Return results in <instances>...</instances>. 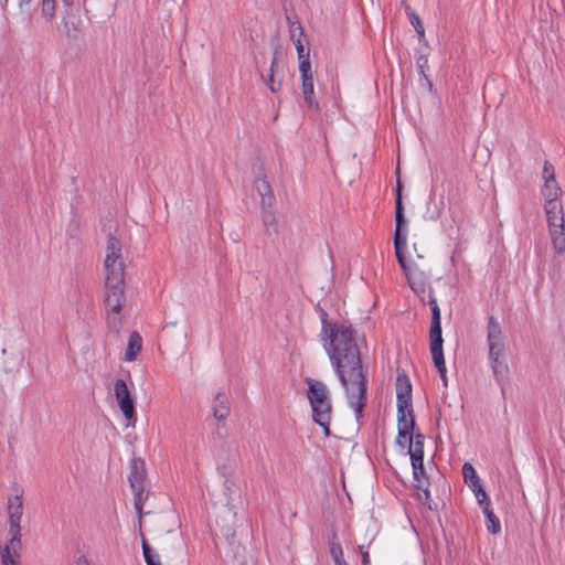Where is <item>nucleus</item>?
Returning a JSON list of instances; mask_svg holds the SVG:
<instances>
[{"label": "nucleus", "mask_w": 565, "mask_h": 565, "mask_svg": "<svg viewBox=\"0 0 565 565\" xmlns=\"http://www.w3.org/2000/svg\"><path fill=\"white\" fill-rule=\"evenodd\" d=\"M303 35V30L300 25H297L290 30V36L294 40L298 60L310 56V50L306 49L302 44L301 36Z\"/></svg>", "instance_id": "obj_22"}, {"label": "nucleus", "mask_w": 565, "mask_h": 565, "mask_svg": "<svg viewBox=\"0 0 565 565\" xmlns=\"http://www.w3.org/2000/svg\"><path fill=\"white\" fill-rule=\"evenodd\" d=\"M331 555L334 559L335 565H348L343 559V552L340 544H332L330 548Z\"/></svg>", "instance_id": "obj_31"}, {"label": "nucleus", "mask_w": 565, "mask_h": 565, "mask_svg": "<svg viewBox=\"0 0 565 565\" xmlns=\"http://www.w3.org/2000/svg\"><path fill=\"white\" fill-rule=\"evenodd\" d=\"M462 476L465 483L473 492V494H487L481 486L480 478L478 477L476 469L471 463H463Z\"/></svg>", "instance_id": "obj_18"}, {"label": "nucleus", "mask_w": 565, "mask_h": 565, "mask_svg": "<svg viewBox=\"0 0 565 565\" xmlns=\"http://www.w3.org/2000/svg\"><path fill=\"white\" fill-rule=\"evenodd\" d=\"M142 348V339L138 332L134 331L130 333L128 339V345L125 352L126 361H134L137 355L140 353Z\"/></svg>", "instance_id": "obj_21"}, {"label": "nucleus", "mask_w": 565, "mask_h": 565, "mask_svg": "<svg viewBox=\"0 0 565 565\" xmlns=\"http://www.w3.org/2000/svg\"><path fill=\"white\" fill-rule=\"evenodd\" d=\"M395 221L394 247L395 254H399V252L405 250L407 246V221L404 216L399 181L396 186Z\"/></svg>", "instance_id": "obj_10"}, {"label": "nucleus", "mask_w": 565, "mask_h": 565, "mask_svg": "<svg viewBox=\"0 0 565 565\" xmlns=\"http://www.w3.org/2000/svg\"><path fill=\"white\" fill-rule=\"evenodd\" d=\"M320 337L329 355L331 364L343 388L349 404L355 416H362L366 404V375L362 369L361 354L358 348L354 330L345 324H337L327 320L322 311Z\"/></svg>", "instance_id": "obj_1"}, {"label": "nucleus", "mask_w": 565, "mask_h": 565, "mask_svg": "<svg viewBox=\"0 0 565 565\" xmlns=\"http://www.w3.org/2000/svg\"><path fill=\"white\" fill-rule=\"evenodd\" d=\"M299 61V72L302 77H311L313 76L310 63V56L298 60Z\"/></svg>", "instance_id": "obj_30"}, {"label": "nucleus", "mask_w": 565, "mask_h": 565, "mask_svg": "<svg viewBox=\"0 0 565 565\" xmlns=\"http://www.w3.org/2000/svg\"><path fill=\"white\" fill-rule=\"evenodd\" d=\"M436 369L438 370L439 374H440V377L444 382V385L447 386V376H446V364H445V359H444V354H441V364L438 362H434Z\"/></svg>", "instance_id": "obj_33"}, {"label": "nucleus", "mask_w": 565, "mask_h": 565, "mask_svg": "<svg viewBox=\"0 0 565 565\" xmlns=\"http://www.w3.org/2000/svg\"><path fill=\"white\" fill-rule=\"evenodd\" d=\"M395 255L412 290L416 294H424L429 284L431 274L430 267L424 260V257L417 255L416 259H407L404 255V250H401L399 254Z\"/></svg>", "instance_id": "obj_5"}, {"label": "nucleus", "mask_w": 565, "mask_h": 565, "mask_svg": "<svg viewBox=\"0 0 565 565\" xmlns=\"http://www.w3.org/2000/svg\"><path fill=\"white\" fill-rule=\"evenodd\" d=\"M408 17H409L411 23L415 28L416 32L420 36H424L425 29H424L423 22L419 19V17L416 13H414V12H409Z\"/></svg>", "instance_id": "obj_32"}, {"label": "nucleus", "mask_w": 565, "mask_h": 565, "mask_svg": "<svg viewBox=\"0 0 565 565\" xmlns=\"http://www.w3.org/2000/svg\"><path fill=\"white\" fill-rule=\"evenodd\" d=\"M83 8L86 15L96 21L109 19L115 12L111 0H84Z\"/></svg>", "instance_id": "obj_13"}, {"label": "nucleus", "mask_w": 565, "mask_h": 565, "mask_svg": "<svg viewBox=\"0 0 565 565\" xmlns=\"http://www.w3.org/2000/svg\"><path fill=\"white\" fill-rule=\"evenodd\" d=\"M397 407H413L412 385L406 374H398L396 379Z\"/></svg>", "instance_id": "obj_17"}, {"label": "nucleus", "mask_w": 565, "mask_h": 565, "mask_svg": "<svg viewBox=\"0 0 565 565\" xmlns=\"http://www.w3.org/2000/svg\"><path fill=\"white\" fill-rule=\"evenodd\" d=\"M125 275L105 276L104 305L108 326L118 331L122 324L121 310L126 303Z\"/></svg>", "instance_id": "obj_3"}, {"label": "nucleus", "mask_w": 565, "mask_h": 565, "mask_svg": "<svg viewBox=\"0 0 565 565\" xmlns=\"http://www.w3.org/2000/svg\"><path fill=\"white\" fill-rule=\"evenodd\" d=\"M142 553L147 565H161L159 556L152 552L146 539H142Z\"/></svg>", "instance_id": "obj_28"}, {"label": "nucleus", "mask_w": 565, "mask_h": 565, "mask_svg": "<svg viewBox=\"0 0 565 565\" xmlns=\"http://www.w3.org/2000/svg\"><path fill=\"white\" fill-rule=\"evenodd\" d=\"M264 223L266 225H273V224H276V217L273 213H266L264 215Z\"/></svg>", "instance_id": "obj_35"}, {"label": "nucleus", "mask_w": 565, "mask_h": 565, "mask_svg": "<svg viewBox=\"0 0 565 565\" xmlns=\"http://www.w3.org/2000/svg\"><path fill=\"white\" fill-rule=\"evenodd\" d=\"M231 412L230 401L224 393L218 392L213 401L212 414L213 417L218 422H224L228 417Z\"/></svg>", "instance_id": "obj_19"}, {"label": "nucleus", "mask_w": 565, "mask_h": 565, "mask_svg": "<svg viewBox=\"0 0 565 565\" xmlns=\"http://www.w3.org/2000/svg\"><path fill=\"white\" fill-rule=\"evenodd\" d=\"M548 234L554 252L562 255L565 252V216L562 201L544 202Z\"/></svg>", "instance_id": "obj_6"}, {"label": "nucleus", "mask_w": 565, "mask_h": 565, "mask_svg": "<svg viewBox=\"0 0 565 565\" xmlns=\"http://www.w3.org/2000/svg\"><path fill=\"white\" fill-rule=\"evenodd\" d=\"M143 501H145V500H143V497H136V499H135V503H134L135 509H136V511H137V513H138V515H139V519H140V520H141V518H142V507H143Z\"/></svg>", "instance_id": "obj_34"}, {"label": "nucleus", "mask_w": 565, "mask_h": 565, "mask_svg": "<svg viewBox=\"0 0 565 565\" xmlns=\"http://www.w3.org/2000/svg\"><path fill=\"white\" fill-rule=\"evenodd\" d=\"M542 175L544 183L541 193L544 202L561 201L562 189L555 179L554 167L548 161L544 162Z\"/></svg>", "instance_id": "obj_11"}, {"label": "nucleus", "mask_w": 565, "mask_h": 565, "mask_svg": "<svg viewBox=\"0 0 565 565\" xmlns=\"http://www.w3.org/2000/svg\"><path fill=\"white\" fill-rule=\"evenodd\" d=\"M254 188L262 198V204H270L273 199L271 188L269 182L265 178H257L254 182Z\"/></svg>", "instance_id": "obj_23"}, {"label": "nucleus", "mask_w": 565, "mask_h": 565, "mask_svg": "<svg viewBox=\"0 0 565 565\" xmlns=\"http://www.w3.org/2000/svg\"><path fill=\"white\" fill-rule=\"evenodd\" d=\"M31 0H18V4L20 8H23L25 6H29Z\"/></svg>", "instance_id": "obj_38"}, {"label": "nucleus", "mask_w": 565, "mask_h": 565, "mask_svg": "<svg viewBox=\"0 0 565 565\" xmlns=\"http://www.w3.org/2000/svg\"><path fill=\"white\" fill-rule=\"evenodd\" d=\"M487 342L489 347V360L497 380L507 372V365L501 361L504 352L503 334L500 323L494 317L488 319Z\"/></svg>", "instance_id": "obj_7"}, {"label": "nucleus", "mask_w": 565, "mask_h": 565, "mask_svg": "<svg viewBox=\"0 0 565 565\" xmlns=\"http://www.w3.org/2000/svg\"><path fill=\"white\" fill-rule=\"evenodd\" d=\"M424 441L425 436L422 433L416 431L413 437L407 438L403 441V445H399L403 448H407L414 469L423 467Z\"/></svg>", "instance_id": "obj_14"}, {"label": "nucleus", "mask_w": 565, "mask_h": 565, "mask_svg": "<svg viewBox=\"0 0 565 565\" xmlns=\"http://www.w3.org/2000/svg\"><path fill=\"white\" fill-rule=\"evenodd\" d=\"M120 241L109 234L106 242V255L104 260L105 276L125 275Z\"/></svg>", "instance_id": "obj_8"}, {"label": "nucleus", "mask_w": 565, "mask_h": 565, "mask_svg": "<svg viewBox=\"0 0 565 565\" xmlns=\"http://www.w3.org/2000/svg\"><path fill=\"white\" fill-rule=\"evenodd\" d=\"M429 302L431 303V327L429 330L430 353L433 361H439V363L441 364V354H444V341L441 335L440 309L434 296H430Z\"/></svg>", "instance_id": "obj_9"}, {"label": "nucleus", "mask_w": 565, "mask_h": 565, "mask_svg": "<svg viewBox=\"0 0 565 565\" xmlns=\"http://www.w3.org/2000/svg\"><path fill=\"white\" fill-rule=\"evenodd\" d=\"M22 510V497H10L8 500L10 526L8 540L0 545V565H22L23 545L20 527Z\"/></svg>", "instance_id": "obj_2"}, {"label": "nucleus", "mask_w": 565, "mask_h": 565, "mask_svg": "<svg viewBox=\"0 0 565 565\" xmlns=\"http://www.w3.org/2000/svg\"><path fill=\"white\" fill-rule=\"evenodd\" d=\"M56 12V0H42L41 14L46 22H53Z\"/></svg>", "instance_id": "obj_25"}, {"label": "nucleus", "mask_w": 565, "mask_h": 565, "mask_svg": "<svg viewBox=\"0 0 565 565\" xmlns=\"http://www.w3.org/2000/svg\"><path fill=\"white\" fill-rule=\"evenodd\" d=\"M62 2H63V4H64L65 7H67V8H68V7H72V6H73L74 0H62Z\"/></svg>", "instance_id": "obj_39"}, {"label": "nucleus", "mask_w": 565, "mask_h": 565, "mask_svg": "<svg viewBox=\"0 0 565 565\" xmlns=\"http://www.w3.org/2000/svg\"><path fill=\"white\" fill-rule=\"evenodd\" d=\"M118 406L120 408V411L122 412L125 418L129 422V423H132V425L135 424L136 422V412H135V406H134V401L131 397H129L128 399L126 401H120L118 403Z\"/></svg>", "instance_id": "obj_26"}, {"label": "nucleus", "mask_w": 565, "mask_h": 565, "mask_svg": "<svg viewBox=\"0 0 565 565\" xmlns=\"http://www.w3.org/2000/svg\"><path fill=\"white\" fill-rule=\"evenodd\" d=\"M308 385L307 398L310 403L313 420L322 427L326 437L330 436L332 403L327 385L318 380L306 379Z\"/></svg>", "instance_id": "obj_4"}, {"label": "nucleus", "mask_w": 565, "mask_h": 565, "mask_svg": "<svg viewBox=\"0 0 565 565\" xmlns=\"http://www.w3.org/2000/svg\"><path fill=\"white\" fill-rule=\"evenodd\" d=\"M415 416L413 407H397V444L413 437L415 431Z\"/></svg>", "instance_id": "obj_12"}, {"label": "nucleus", "mask_w": 565, "mask_h": 565, "mask_svg": "<svg viewBox=\"0 0 565 565\" xmlns=\"http://www.w3.org/2000/svg\"><path fill=\"white\" fill-rule=\"evenodd\" d=\"M77 565H89L86 557L81 556L77 561Z\"/></svg>", "instance_id": "obj_37"}, {"label": "nucleus", "mask_w": 565, "mask_h": 565, "mask_svg": "<svg viewBox=\"0 0 565 565\" xmlns=\"http://www.w3.org/2000/svg\"><path fill=\"white\" fill-rule=\"evenodd\" d=\"M128 481L132 494H142L146 490V471L142 462L134 460L131 463Z\"/></svg>", "instance_id": "obj_15"}, {"label": "nucleus", "mask_w": 565, "mask_h": 565, "mask_svg": "<svg viewBox=\"0 0 565 565\" xmlns=\"http://www.w3.org/2000/svg\"><path fill=\"white\" fill-rule=\"evenodd\" d=\"M418 499L422 501V504H424L430 511H437L439 505L444 504L440 500V497H436V499L433 497H418Z\"/></svg>", "instance_id": "obj_29"}, {"label": "nucleus", "mask_w": 565, "mask_h": 565, "mask_svg": "<svg viewBox=\"0 0 565 565\" xmlns=\"http://www.w3.org/2000/svg\"><path fill=\"white\" fill-rule=\"evenodd\" d=\"M478 504L479 507L481 508L484 516H486V520H487V530L491 533V534H499L501 532V524H500V520L499 518L495 515L493 509H492V503L489 499V497H481L479 498L478 497Z\"/></svg>", "instance_id": "obj_16"}, {"label": "nucleus", "mask_w": 565, "mask_h": 565, "mask_svg": "<svg viewBox=\"0 0 565 565\" xmlns=\"http://www.w3.org/2000/svg\"><path fill=\"white\" fill-rule=\"evenodd\" d=\"M278 67L276 55L273 57L269 68V74L264 78V83L268 86L271 93H278L281 89V82L275 79V73Z\"/></svg>", "instance_id": "obj_24"}, {"label": "nucleus", "mask_w": 565, "mask_h": 565, "mask_svg": "<svg viewBox=\"0 0 565 565\" xmlns=\"http://www.w3.org/2000/svg\"><path fill=\"white\" fill-rule=\"evenodd\" d=\"M114 393H115V396H116V399H117L118 403L120 401H126L129 397H131L126 382L124 380H121V379H118L115 382V384H114Z\"/></svg>", "instance_id": "obj_27"}, {"label": "nucleus", "mask_w": 565, "mask_h": 565, "mask_svg": "<svg viewBox=\"0 0 565 565\" xmlns=\"http://www.w3.org/2000/svg\"><path fill=\"white\" fill-rule=\"evenodd\" d=\"M369 562H370L369 553H367V552L362 553V563H363L364 565H367V564H369Z\"/></svg>", "instance_id": "obj_36"}, {"label": "nucleus", "mask_w": 565, "mask_h": 565, "mask_svg": "<svg viewBox=\"0 0 565 565\" xmlns=\"http://www.w3.org/2000/svg\"><path fill=\"white\" fill-rule=\"evenodd\" d=\"M301 89L306 104L312 109H318L319 104L315 98L313 76L301 78Z\"/></svg>", "instance_id": "obj_20"}]
</instances>
